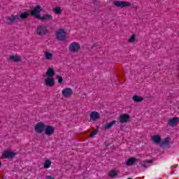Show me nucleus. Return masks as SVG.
<instances>
[{
	"instance_id": "25",
	"label": "nucleus",
	"mask_w": 179,
	"mask_h": 179,
	"mask_svg": "<svg viewBox=\"0 0 179 179\" xmlns=\"http://www.w3.org/2000/svg\"><path fill=\"white\" fill-rule=\"evenodd\" d=\"M27 17H29V13H22L20 15V19L24 20V19H27Z\"/></svg>"
},
{
	"instance_id": "19",
	"label": "nucleus",
	"mask_w": 179,
	"mask_h": 179,
	"mask_svg": "<svg viewBox=\"0 0 179 179\" xmlns=\"http://www.w3.org/2000/svg\"><path fill=\"white\" fill-rule=\"evenodd\" d=\"M52 19V15L50 14H45L42 17L41 16L40 18H38L39 20L42 21H48L51 20Z\"/></svg>"
},
{
	"instance_id": "32",
	"label": "nucleus",
	"mask_w": 179,
	"mask_h": 179,
	"mask_svg": "<svg viewBox=\"0 0 179 179\" xmlns=\"http://www.w3.org/2000/svg\"><path fill=\"white\" fill-rule=\"evenodd\" d=\"M46 179H55V178L52 177V176H46Z\"/></svg>"
},
{
	"instance_id": "11",
	"label": "nucleus",
	"mask_w": 179,
	"mask_h": 179,
	"mask_svg": "<svg viewBox=\"0 0 179 179\" xmlns=\"http://www.w3.org/2000/svg\"><path fill=\"white\" fill-rule=\"evenodd\" d=\"M55 131V128H54L51 125H48L45 128V134L48 136H51V135H52V134H54Z\"/></svg>"
},
{
	"instance_id": "21",
	"label": "nucleus",
	"mask_w": 179,
	"mask_h": 179,
	"mask_svg": "<svg viewBox=\"0 0 179 179\" xmlns=\"http://www.w3.org/2000/svg\"><path fill=\"white\" fill-rule=\"evenodd\" d=\"M44 55L45 59H48V61H52V58L54 57V55H52L51 52L48 51H45Z\"/></svg>"
},
{
	"instance_id": "22",
	"label": "nucleus",
	"mask_w": 179,
	"mask_h": 179,
	"mask_svg": "<svg viewBox=\"0 0 179 179\" xmlns=\"http://www.w3.org/2000/svg\"><path fill=\"white\" fill-rule=\"evenodd\" d=\"M116 123H117V121L113 120L111 122L107 123L106 124H105L103 128L104 129H110V128H111L113 125H115Z\"/></svg>"
},
{
	"instance_id": "13",
	"label": "nucleus",
	"mask_w": 179,
	"mask_h": 179,
	"mask_svg": "<svg viewBox=\"0 0 179 179\" xmlns=\"http://www.w3.org/2000/svg\"><path fill=\"white\" fill-rule=\"evenodd\" d=\"M15 155L16 153L10 152L9 150H6L3 152V156L6 157V159H13V157H15Z\"/></svg>"
},
{
	"instance_id": "5",
	"label": "nucleus",
	"mask_w": 179,
	"mask_h": 179,
	"mask_svg": "<svg viewBox=\"0 0 179 179\" xmlns=\"http://www.w3.org/2000/svg\"><path fill=\"white\" fill-rule=\"evenodd\" d=\"M41 12V6L38 5L31 11V16H34L36 19H39L41 17L40 15Z\"/></svg>"
},
{
	"instance_id": "8",
	"label": "nucleus",
	"mask_w": 179,
	"mask_h": 179,
	"mask_svg": "<svg viewBox=\"0 0 179 179\" xmlns=\"http://www.w3.org/2000/svg\"><path fill=\"white\" fill-rule=\"evenodd\" d=\"M179 117H174L171 118L168 122L169 127H171L174 128V127H177L178 125Z\"/></svg>"
},
{
	"instance_id": "14",
	"label": "nucleus",
	"mask_w": 179,
	"mask_h": 179,
	"mask_svg": "<svg viewBox=\"0 0 179 179\" xmlns=\"http://www.w3.org/2000/svg\"><path fill=\"white\" fill-rule=\"evenodd\" d=\"M90 118L92 121H96L100 118V115L96 111L91 112L90 114Z\"/></svg>"
},
{
	"instance_id": "31",
	"label": "nucleus",
	"mask_w": 179,
	"mask_h": 179,
	"mask_svg": "<svg viewBox=\"0 0 179 179\" xmlns=\"http://www.w3.org/2000/svg\"><path fill=\"white\" fill-rule=\"evenodd\" d=\"M146 163H148L149 164H151L152 163H153V160L152 159L147 160Z\"/></svg>"
},
{
	"instance_id": "16",
	"label": "nucleus",
	"mask_w": 179,
	"mask_h": 179,
	"mask_svg": "<svg viewBox=\"0 0 179 179\" xmlns=\"http://www.w3.org/2000/svg\"><path fill=\"white\" fill-rule=\"evenodd\" d=\"M9 59L11 60L12 62H20V61H22V57L15 55L14 56H10Z\"/></svg>"
},
{
	"instance_id": "23",
	"label": "nucleus",
	"mask_w": 179,
	"mask_h": 179,
	"mask_svg": "<svg viewBox=\"0 0 179 179\" xmlns=\"http://www.w3.org/2000/svg\"><path fill=\"white\" fill-rule=\"evenodd\" d=\"M133 100H134L136 103H141V101H143V97L139 96H138V95H134V96H133Z\"/></svg>"
},
{
	"instance_id": "2",
	"label": "nucleus",
	"mask_w": 179,
	"mask_h": 179,
	"mask_svg": "<svg viewBox=\"0 0 179 179\" xmlns=\"http://www.w3.org/2000/svg\"><path fill=\"white\" fill-rule=\"evenodd\" d=\"M70 52H78L80 50V45L78 42H73L69 46Z\"/></svg>"
},
{
	"instance_id": "37",
	"label": "nucleus",
	"mask_w": 179,
	"mask_h": 179,
	"mask_svg": "<svg viewBox=\"0 0 179 179\" xmlns=\"http://www.w3.org/2000/svg\"><path fill=\"white\" fill-rule=\"evenodd\" d=\"M94 1H97V0H94Z\"/></svg>"
},
{
	"instance_id": "6",
	"label": "nucleus",
	"mask_w": 179,
	"mask_h": 179,
	"mask_svg": "<svg viewBox=\"0 0 179 179\" xmlns=\"http://www.w3.org/2000/svg\"><path fill=\"white\" fill-rule=\"evenodd\" d=\"M8 21V24H13L17 23L20 20V15L17 14L15 15H11L10 17H7Z\"/></svg>"
},
{
	"instance_id": "4",
	"label": "nucleus",
	"mask_w": 179,
	"mask_h": 179,
	"mask_svg": "<svg viewBox=\"0 0 179 179\" xmlns=\"http://www.w3.org/2000/svg\"><path fill=\"white\" fill-rule=\"evenodd\" d=\"M113 4L115 5V6H116L117 8H127V7H129L131 6V3L128 2V1H115L113 2Z\"/></svg>"
},
{
	"instance_id": "35",
	"label": "nucleus",
	"mask_w": 179,
	"mask_h": 179,
	"mask_svg": "<svg viewBox=\"0 0 179 179\" xmlns=\"http://www.w3.org/2000/svg\"><path fill=\"white\" fill-rule=\"evenodd\" d=\"M172 167H173V169H176V166H172Z\"/></svg>"
},
{
	"instance_id": "36",
	"label": "nucleus",
	"mask_w": 179,
	"mask_h": 179,
	"mask_svg": "<svg viewBox=\"0 0 179 179\" xmlns=\"http://www.w3.org/2000/svg\"><path fill=\"white\" fill-rule=\"evenodd\" d=\"M127 179H132V178H128Z\"/></svg>"
},
{
	"instance_id": "15",
	"label": "nucleus",
	"mask_w": 179,
	"mask_h": 179,
	"mask_svg": "<svg viewBox=\"0 0 179 179\" xmlns=\"http://www.w3.org/2000/svg\"><path fill=\"white\" fill-rule=\"evenodd\" d=\"M170 143V138L166 137L164 139V141L160 143L159 146L162 148H166V146H169Z\"/></svg>"
},
{
	"instance_id": "1",
	"label": "nucleus",
	"mask_w": 179,
	"mask_h": 179,
	"mask_svg": "<svg viewBox=\"0 0 179 179\" xmlns=\"http://www.w3.org/2000/svg\"><path fill=\"white\" fill-rule=\"evenodd\" d=\"M56 38L59 41H65L66 40V32L64 29H59L56 33Z\"/></svg>"
},
{
	"instance_id": "33",
	"label": "nucleus",
	"mask_w": 179,
	"mask_h": 179,
	"mask_svg": "<svg viewBox=\"0 0 179 179\" xmlns=\"http://www.w3.org/2000/svg\"><path fill=\"white\" fill-rule=\"evenodd\" d=\"M142 167H143L144 169H148V165L146 164H142Z\"/></svg>"
},
{
	"instance_id": "29",
	"label": "nucleus",
	"mask_w": 179,
	"mask_h": 179,
	"mask_svg": "<svg viewBox=\"0 0 179 179\" xmlns=\"http://www.w3.org/2000/svg\"><path fill=\"white\" fill-rule=\"evenodd\" d=\"M57 79L58 80V83H62L64 82V79L62 78V76H57Z\"/></svg>"
},
{
	"instance_id": "34",
	"label": "nucleus",
	"mask_w": 179,
	"mask_h": 179,
	"mask_svg": "<svg viewBox=\"0 0 179 179\" xmlns=\"http://www.w3.org/2000/svg\"><path fill=\"white\" fill-rule=\"evenodd\" d=\"M2 166V163L0 162V167Z\"/></svg>"
},
{
	"instance_id": "7",
	"label": "nucleus",
	"mask_w": 179,
	"mask_h": 179,
	"mask_svg": "<svg viewBox=\"0 0 179 179\" xmlns=\"http://www.w3.org/2000/svg\"><path fill=\"white\" fill-rule=\"evenodd\" d=\"M36 34L38 36H45L47 34V27L45 25H39L36 28Z\"/></svg>"
},
{
	"instance_id": "17",
	"label": "nucleus",
	"mask_w": 179,
	"mask_h": 179,
	"mask_svg": "<svg viewBox=\"0 0 179 179\" xmlns=\"http://www.w3.org/2000/svg\"><path fill=\"white\" fill-rule=\"evenodd\" d=\"M152 142H154V143H156L157 145H160V143H162V137H160V136L159 135H155L152 137Z\"/></svg>"
},
{
	"instance_id": "20",
	"label": "nucleus",
	"mask_w": 179,
	"mask_h": 179,
	"mask_svg": "<svg viewBox=\"0 0 179 179\" xmlns=\"http://www.w3.org/2000/svg\"><path fill=\"white\" fill-rule=\"evenodd\" d=\"M55 75V71H54V69L48 68L46 72V76H48V78H52V76H54Z\"/></svg>"
},
{
	"instance_id": "27",
	"label": "nucleus",
	"mask_w": 179,
	"mask_h": 179,
	"mask_svg": "<svg viewBox=\"0 0 179 179\" xmlns=\"http://www.w3.org/2000/svg\"><path fill=\"white\" fill-rule=\"evenodd\" d=\"M53 12L56 13V15H61V12H62V10H61L60 7H57L53 9Z\"/></svg>"
},
{
	"instance_id": "26",
	"label": "nucleus",
	"mask_w": 179,
	"mask_h": 179,
	"mask_svg": "<svg viewBox=\"0 0 179 179\" xmlns=\"http://www.w3.org/2000/svg\"><path fill=\"white\" fill-rule=\"evenodd\" d=\"M50 166H51V161L47 160L45 162L43 167L44 169H50Z\"/></svg>"
},
{
	"instance_id": "18",
	"label": "nucleus",
	"mask_w": 179,
	"mask_h": 179,
	"mask_svg": "<svg viewBox=\"0 0 179 179\" xmlns=\"http://www.w3.org/2000/svg\"><path fill=\"white\" fill-rule=\"evenodd\" d=\"M136 162H138V159H136V157H131V158H129L127 161L126 165L127 166H134V164H136Z\"/></svg>"
},
{
	"instance_id": "30",
	"label": "nucleus",
	"mask_w": 179,
	"mask_h": 179,
	"mask_svg": "<svg viewBox=\"0 0 179 179\" xmlns=\"http://www.w3.org/2000/svg\"><path fill=\"white\" fill-rule=\"evenodd\" d=\"M96 134H97V131H95L92 132V133L90 134V136H91V137H93V136H94V135H96Z\"/></svg>"
},
{
	"instance_id": "24",
	"label": "nucleus",
	"mask_w": 179,
	"mask_h": 179,
	"mask_svg": "<svg viewBox=\"0 0 179 179\" xmlns=\"http://www.w3.org/2000/svg\"><path fill=\"white\" fill-rule=\"evenodd\" d=\"M117 174L118 173H117V171H115V170H111L108 173L109 177H115L117 176Z\"/></svg>"
},
{
	"instance_id": "3",
	"label": "nucleus",
	"mask_w": 179,
	"mask_h": 179,
	"mask_svg": "<svg viewBox=\"0 0 179 179\" xmlns=\"http://www.w3.org/2000/svg\"><path fill=\"white\" fill-rule=\"evenodd\" d=\"M45 129V124L41 122L37 123L34 127V130L36 134H43Z\"/></svg>"
},
{
	"instance_id": "12",
	"label": "nucleus",
	"mask_w": 179,
	"mask_h": 179,
	"mask_svg": "<svg viewBox=\"0 0 179 179\" xmlns=\"http://www.w3.org/2000/svg\"><path fill=\"white\" fill-rule=\"evenodd\" d=\"M45 85L48 87H52L55 85V80L51 77H48V78L45 80Z\"/></svg>"
},
{
	"instance_id": "28",
	"label": "nucleus",
	"mask_w": 179,
	"mask_h": 179,
	"mask_svg": "<svg viewBox=\"0 0 179 179\" xmlns=\"http://www.w3.org/2000/svg\"><path fill=\"white\" fill-rule=\"evenodd\" d=\"M135 40H136V38H135V34H133L130 38H129V43H134L135 41Z\"/></svg>"
},
{
	"instance_id": "10",
	"label": "nucleus",
	"mask_w": 179,
	"mask_h": 179,
	"mask_svg": "<svg viewBox=\"0 0 179 179\" xmlns=\"http://www.w3.org/2000/svg\"><path fill=\"white\" fill-rule=\"evenodd\" d=\"M63 97H71L73 94V90L71 88H65L62 92Z\"/></svg>"
},
{
	"instance_id": "9",
	"label": "nucleus",
	"mask_w": 179,
	"mask_h": 179,
	"mask_svg": "<svg viewBox=\"0 0 179 179\" xmlns=\"http://www.w3.org/2000/svg\"><path fill=\"white\" fill-rule=\"evenodd\" d=\"M129 120H131V116H129V115L127 114H123L119 117V121L120 122H121V124L129 122Z\"/></svg>"
}]
</instances>
